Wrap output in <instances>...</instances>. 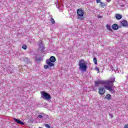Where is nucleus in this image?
<instances>
[{"mask_svg":"<svg viewBox=\"0 0 128 128\" xmlns=\"http://www.w3.org/2000/svg\"><path fill=\"white\" fill-rule=\"evenodd\" d=\"M38 118H44V116H42V114H39L38 115Z\"/></svg>","mask_w":128,"mask_h":128,"instance_id":"aec40b11","label":"nucleus"},{"mask_svg":"<svg viewBox=\"0 0 128 128\" xmlns=\"http://www.w3.org/2000/svg\"><path fill=\"white\" fill-rule=\"evenodd\" d=\"M124 128H128V124H126L124 126Z\"/></svg>","mask_w":128,"mask_h":128,"instance_id":"393cba45","label":"nucleus"},{"mask_svg":"<svg viewBox=\"0 0 128 128\" xmlns=\"http://www.w3.org/2000/svg\"><path fill=\"white\" fill-rule=\"evenodd\" d=\"M49 60H50V62H56V57L54 56H51Z\"/></svg>","mask_w":128,"mask_h":128,"instance_id":"1a4fd4ad","label":"nucleus"},{"mask_svg":"<svg viewBox=\"0 0 128 128\" xmlns=\"http://www.w3.org/2000/svg\"><path fill=\"white\" fill-rule=\"evenodd\" d=\"M35 60L36 62H42V57H40V58H35Z\"/></svg>","mask_w":128,"mask_h":128,"instance_id":"9b49d317","label":"nucleus"},{"mask_svg":"<svg viewBox=\"0 0 128 128\" xmlns=\"http://www.w3.org/2000/svg\"><path fill=\"white\" fill-rule=\"evenodd\" d=\"M48 66L47 64V65H45L44 66V70H48Z\"/></svg>","mask_w":128,"mask_h":128,"instance_id":"6ab92c4d","label":"nucleus"},{"mask_svg":"<svg viewBox=\"0 0 128 128\" xmlns=\"http://www.w3.org/2000/svg\"><path fill=\"white\" fill-rule=\"evenodd\" d=\"M93 60L94 64H98V60H96V58H94Z\"/></svg>","mask_w":128,"mask_h":128,"instance_id":"dca6fc26","label":"nucleus"},{"mask_svg":"<svg viewBox=\"0 0 128 128\" xmlns=\"http://www.w3.org/2000/svg\"><path fill=\"white\" fill-rule=\"evenodd\" d=\"M45 126L47 128H50V124H46Z\"/></svg>","mask_w":128,"mask_h":128,"instance_id":"412c9836","label":"nucleus"},{"mask_svg":"<svg viewBox=\"0 0 128 128\" xmlns=\"http://www.w3.org/2000/svg\"><path fill=\"white\" fill-rule=\"evenodd\" d=\"M106 92V90L104 88H100L98 89V94L102 96Z\"/></svg>","mask_w":128,"mask_h":128,"instance_id":"39448f33","label":"nucleus"},{"mask_svg":"<svg viewBox=\"0 0 128 128\" xmlns=\"http://www.w3.org/2000/svg\"><path fill=\"white\" fill-rule=\"evenodd\" d=\"M110 116L111 118L113 117L112 116V114H110Z\"/></svg>","mask_w":128,"mask_h":128,"instance_id":"bb28decb","label":"nucleus"},{"mask_svg":"<svg viewBox=\"0 0 128 128\" xmlns=\"http://www.w3.org/2000/svg\"><path fill=\"white\" fill-rule=\"evenodd\" d=\"M112 28L113 30H118V26L116 24H114L112 26Z\"/></svg>","mask_w":128,"mask_h":128,"instance_id":"f8f14e48","label":"nucleus"},{"mask_svg":"<svg viewBox=\"0 0 128 128\" xmlns=\"http://www.w3.org/2000/svg\"><path fill=\"white\" fill-rule=\"evenodd\" d=\"M50 22H52V24H56V22L54 21V18H50Z\"/></svg>","mask_w":128,"mask_h":128,"instance_id":"f3484780","label":"nucleus"},{"mask_svg":"<svg viewBox=\"0 0 128 128\" xmlns=\"http://www.w3.org/2000/svg\"><path fill=\"white\" fill-rule=\"evenodd\" d=\"M116 20H120V18H122V16L120 14H116Z\"/></svg>","mask_w":128,"mask_h":128,"instance_id":"9d476101","label":"nucleus"},{"mask_svg":"<svg viewBox=\"0 0 128 128\" xmlns=\"http://www.w3.org/2000/svg\"><path fill=\"white\" fill-rule=\"evenodd\" d=\"M106 28L108 30L112 32V27L110 26L108 24L106 25Z\"/></svg>","mask_w":128,"mask_h":128,"instance_id":"4468645a","label":"nucleus"},{"mask_svg":"<svg viewBox=\"0 0 128 128\" xmlns=\"http://www.w3.org/2000/svg\"><path fill=\"white\" fill-rule=\"evenodd\" d=\"M22 48L23 50H26V48H28V46H26V45H23L22 46Z\"/></svg>","mask_w":128,"mask_h":128,"instance_id":"a211bd4d","label":"nucleus"},{"mask_svg":"<svg viewBox=\"0 0 128 128\" xmlns=\"http://www.w3.org/2000/svg\"><path fill=\"white\" fill-rule=\"evenodd\" d=\"M106 2H110V0H106Z\"/></svg>","mask_w":128,"mask_h":128,"instance_id":"a878e982","label":"nucleus"},{"mask_svg":"<svg viewBox=\"0 0 128 128\" xmlns=\"http://www.w3.org/2000/svg\"><path fill=\"white\" fill-rule=\"evenodd\" d=\"M39 46V48H42V43H40L38 44Z\"/></svg>","mask_w":128,"mask_h":128,"instance_id":"b1692460","label":"nucleus"},{"mask_svg":"<svg viewBox=\"0 0 128 128\" xmlns=\"http://www.w3.org/2000/svg\"><path fill=\"white\" fill-rule=\"evenodd\" d=\"M14 120L15 122H16V124H22V126H24V122H22L18 119L14 118Z\"/></svg>","mask_w":128,"mask_h":128,"instance_id":"0eeeda50","label":"nucleus"},{"mask_svg":"<svg viewBox=\"0 0 128 128\" xmlns=\"http://www.w3.org/2000/svg\"><path fill=\"white\" fill-rule=\"evenodd\" d=\"M77 14L78 16V20H84V11L82 9H78L77 10Z\"/></svg>","mask_w":128,"mask_h":128,"instance_id":"20e7f679","label":"nucleus"},{"mask_svg":"<svg viewBox=\"0 0 128 128\" xmlns=\"http://www.w3.org/2000/svg\"><path fill=\"white\" fill-rule=\"evenodd\" d=\"M100 0H96V2H97V4H100V2H100Z\"/></svg>","mask_w":128,"mask_h":128,"instance_id":"5701e85b","label":"nucleus"},{"mask_svg":"<svg viewBox=\"0 0 128 128\" xmlns=\"http://www.w3.org/2000/svg\"><path fill=\"white\" fill-rule=\"evenodd\" d=\"M79 70H82V72L86 71V62L84 60H81L78 62Z\"/></svg>","mask_w":128,"mask_h":128,"instance_id":"f03ea898","label":"nucleus"},{"mask_svg":"<svg viewBox=\"0 0 128 128\" xmlns=\"http://www.w3.org/2000/svg\"><path fill=\"white\" fill-rule=\"evenodd\" d=\"M106 100H110L112 98V96L110 94H107L106 96Z\"/></svg>","mask_w":128,"mask_h":128,"instance_id":"ddd939ff","label":"nucleus"},{"mask_svg":"<svg viewBox=\"0 0 128 128\" xmlns=\"http://www.w3.org/2000/svg\"><path fill=\"white\" fill-rule=\"evenodd\" d=\"M46 64L49 68H52V66H54V62H52L48 60H46Z\"/></svg>","mask_w":128,"mask_h":128,"instance_id":"423d86ee","label":"nucleus"},{"mask_svg":"<svg viewBox=\"0 0 128 128\" xmlns=\"http://www.w3.org/2000/svg\"><path fill=\"white\" fill-rule=\"evenodd\" d=\"M100 6L101 8H104L106 6V4L103 2H100Z\"/></svg>","mask_w":128,"mask_h":128,"instance_id":"2eb2a0df","label":"nucleus"},{"mask_svg":"<svg viewBox=\"0 0 128 128\" xmlns=\"http://www.w3.org/2000/svg\"><path fill=\"white\" fill-rule=\"evenodd\" d=\"M95 70H96L97 72H100V68H98L96 67V68H95Z\"/></svg>","mask_w":128,"mask_h":128,"instance_id":"4be33fe9","label":"nucleus"},{"mask_svg":"<svg viewBox=\"0 0 128 128\" xmlns=\"http://www.w3.org/2000/svg\"><path fill=\"white\" fill-rule=\"evenodd\" d=\"M41 98L45 100H50L52 98L50 95L44 91L41 92Z\"/></svg>","mask_w":128,"mask_h":128,"instance_id":"7ed1b4c3","label":"nucleus"},{"mask_svg":"<svg viewBox=\"0 0 128 128\" xmlns=\"http://www.w3.org/2000/svg\"><path fill=\"white\" fill-rule=\"evenodd\" d=\"M114 78H112L110 80H98L95 82V86H100V84H105L104 86V88L111 92H114V89L112 88L114 87Z\"/></svg>","mask_w":128,"mask_h":128,"instance_id":"f257e3e1","label":"nucleus"},{"mask_svg":"<svg viewBox=\"0 0 128 128\" xmlns=\"http://www.w3.org/2000/svg\"><path fill=\"white\" fill-rule=\"evenodd\" d=\"M122 26H128V22L126 20H123L120 22Z\"/></svg>","mask_w":128,"mask_h":128,"instance_id":"6e6552de","label":"nucleus"}]
</instances>
